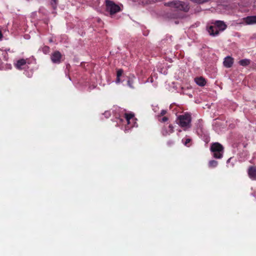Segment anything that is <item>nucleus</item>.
<instances>
[{"mask_svg": "<svg viewBox=\"0 0 256 256\" xmlns=\"http://www.w3.org/2000/svg\"><path fill=\"white\" fill-rule=\"evenodd\" d=\"M165 5L168 6L178 11L181 10L184 12H187L190 9L188 4L185 2L177 0L168 2L166 3Z\"/></svg>", "mask_w": 256, "mask_h": 256, "instance_id": "1", "label": "nucleus"}, {"mask_svg": "<svg viewBox=\"0 0 256 256\" xmlns=\"http://www.w3.org/2000/svg\"><path fill=\"white\" fill-rule=\"evenodd\" d=\"M166 113H167L166 110H162L160 111V114L158 115V118H160L161 116H164Z\"/></svg>", "mask_w": 256, "mask_h": 256, "instance_id": "20", "label": "nucleus"}, {"mask_svg": "<svg viewBox=\"0 0 256 256\" xmlns=\"http://www.w3.org/2000/svg\"><path fill=\"white\" fill-rule=\"evenodd\" d=\"M218 162L215 160H210L208 162V166L210 168H216L218 166Z\"/></svg>", "mask_w": 256, "mask_h": 256, "instance_id": "15", "label": "nucleus"}, {"mask_svg": "<svg viewBox=\"0 0 256 256\" xmlns=\"http://www.w3.org/2000/svg\"><path fill=\"white\" fill-rule=\"evenodd\" d=\"M182 142L185 146H188V144L191 142V139L186 138L184 140H182Z\"/></svg>", "mask_w": 256, "mask_h": 256, "instance_id": "21", "label": "nucleus"}, {"mask_svg": "<svg viewBox=\"0 0 256 256\" xmlns=\"http://www.w3.org/2000/svg\"><path fill=\"white\" fill-rule=\"evenodd\" d=\"M2 32L0 31V40L2 39Z\"/></svg>", "mask_w": 256, "mask_h": 256, "instance_id": "28", "label": "nucleus"}, {"mask_svg": "<svg viewBox=\"0 0 256 256\" xmlns=\"http://www.w3.org/2000/svg\"><path fill=\"white\" fill-rule=\"evenodd\" d=\"M207 30L208 34L212 36H216L219 34L220 32L216 28V26H214V24L212 26H210L207 27Z\"/></svg>", "mask_w": 256, "mask_h": 256, "instance_id": "10", "label": "nucleus"}, {"mask_svg": "<svg viewBox=\"0 0 256 256\" xmlns=\"http://www.w3.org/2000/svg\"><path fill=\"white\" fill-rule=\"evenodd\" d=\"M106 10L109 12L110 15H113L120 11V8L119 6L110 0H106Z\"/></svg>", "mask_w": 256, "mask_h": 256, "instance_id": "4", "label": "nucleus"}, {"mask_svg": "<svg viewBox=\"0 0 256 256\" xmlns=\"http://www.w3.org/2000/svg\"><path fill=\"white\" fill-rule=\"evenodd\" d=\"M216 28L218 30L219 32H222L226 29L227 26L225 23L222 20H216L212 23Z\"/></svg>", "mask_w": 256, "mask_h": 256, "instance_id": "8", "label": "nucleus"}, {"mask_svg": "<svg viewBox=\"0 0 256 256\" xmlns=\"http://www.w3.org/2000/svg\"><path fill=\"white\" fill-rule=\"evenodd\" d=\"M210 150L214 158L220 159L222 157L224 148L220 143H212L210 146Z\"/></svg>", "mask_w": 256, "mask_h": 256, "instance_id": "3", "label": "nucleus"}, {"mask_svg": "<svg viewBox=\"0 0 256 256\" xmlns=\"http://www.w3.org/2000/svg\"><path fill=\"white\" fill-rule=\"evenodd\" d=\"M174 126L172 124H170L168 126V132L172 134L174 132Z\"/></svg>", "mask_w": 256, "mask_h": 256, "instance_id": "26", "label": "nucleus"}, {"mask_svg": "<svg viewBox=\"0 0 256 256\" xmlns=\"http://www.w3.org/2000/svg\"><path fill=\"white\" fill-rule=\"evenodd\" d=\"M168 120V118L166 116H164L162 118H159L158 120L162 122H164Z\"/></svg>", "mask_w": 256, "mask_h": 256, "instance_id": "23", "label": "nucleus"}, {"mask_svg": "<svg viewBox=\"0 0 256 256\" xmlns=\"http://www.w3.org/2000/svg\"><path fill=\"white\" fill-rule=\"evenodd\" d=\"M124 118L127 122L128 124L130 127L134 126L136 123V118H134V114L133 113H125Z\"/></svg>", "mask_w": 256, "mask_h": 256, "instance_id": "5", "label": "nucleus"}, {"mask_svg": "<svg viewBox=\"0 0 256 256\" xmlns=\"http://www.w3.org/2000/svg\"><path fill=\"white\" fill-rule=\"evenodd\" d=\"M230 160H231V158H230L227 160V162H230Z\"/></svg>", "mask_w": 256, "mask_h": 256, "instance_id": "29", "label": "nucleus"}, {"mask_svg": "<svg viewBox=\"0 0 256 256\" xmlns=\"http://www.w3.org/2000/svg\"><path fill=\"white\" fill-rule=\"evenodd\" d=\"M62 54L59 51L54 52L51 55L50 59L54 64H58L61 62Z\"/></svg>", "mask_w": 256, "mask_h": 256, "instance_id": "6", "label": "nucleus"}, {"mask_svg": "<svg viewBox=\"0 0 256 256\" xmlns=\"http://www.w3.org/2000/svg\"><path fill=\"white\" fill-rule=\"evenodd\" d=\"M190 0L194 2L200 4L206 2H208L210 0Z\"/></svg>", "mask_w": 256, "mask_h": 256, "instance_id": "19", "label": "nucleus"}, {"mask_svg": "<svg viewBox=\"0 0 256 256\" xmlns=\"http://www.w3.org/2000/svg\"><path fill=\"white\" fill-rule=\"evenodd\" d=\"M127 84H128V86L130 88H134V86H132V80H128Z\"/></svg>", "mask_w": 256, "mask_h": 256, "instance_id": "25", "label": "nucleus"}, {"mask_svg": "<svg viewBox=\"0 0 256 256\" xmlns=\"http://www.w3.org/2000/svg\"><path fill=\"white\" fill-rule=\"evenodd\" d=\"M26 65V60L24 58H21L14 64V67L18 70H22L25 68Z\"/></svg>", "mask_w": 256, "mask_h": 256, "instance_id": "7", "label": "nucleus"}, {"mask_svg": "<svg viewBox=\"0 0 256 256\" xmlns=\"http://www.w3.org/2000/svg\"><path fill=\"white\" fill-rule=\"evenodd\" d=\"M42 50L45 54H47L50 52V48L48 46H44L42 48Z\"/></svg>", "mask_w": 256, "mask_h": 256, "instance_id": "18", "label": "nucleus"}, {"mask_svg": "<svg viewBox=\"0 0 256 256\" xmlns=\"http://www.w3.org/2000/svg\"><path fill=\"white\" fill-rule=\"evenodd\" d=\"M104 116L106 118H108L110 117L111 114L110 111H106L104 112Z\"/></svg>", "mask_w": 256, "mask_h": 256, "instance_id": "24", "label": "nucleus"}, {"mask_svg": "<svg viewBox=\"0 0 256 256\" xmlns=\"http://www.w3.org/2000/svg\"><path fill=\"white\" fill-rule=\"evenodd\" d=\"M120 77H117L116 76V83L118 84V83L120 82Z\"/></svg>", "mask_w": 256, "mask_h": 256, "instance_id": "27", "label": "nucleus"}, {"mask_svg": "<svg viewBox=\"0 0 256 256\" xmlns=\"http://www.w3.org/2000/svg\"><path fill=\"white\" fill-rule=\"evenodd\" d=\"M122 74H123V70L122 69H119L117 71L116 76L117 77H120Z\"/></svg>", "mask_w": 256, "mask_h": 256, "instance_id": "22", "label": "nucleus"}, {"mask_svg": "<svg viewBox=\"0 0 256 256\" xmlns=\"http://www.w3.org/2000/svg\"><path fill=\"white\" fill-rule=\"evenodd\" d=\"M178 124L182 128H188L191 126L192 117L188 113L180 115L178 117Z\"/></svg>", "mask_w": 256, "mask_h": 256, "instance_id": "2", "label": "nucleus"}, {"mask_svg": "<svg viewBox=\"0 0 256 256\" xmlns=\"http://www.w3.org/2000/svg\"><path fill=\"white\" fill-rule=\"evenodd\" d=\"M58 2V0H52L51 5L54 10L56 9V8Z\"/></svg>", "mask_w": 256, "mask_h": 256, "instance_id": "17", "label": "nucleus"}, {"mask_svg": "<svg viewBox=\"0 0 256 256\" xmlns=\"http://www.w3.org/2000/svg\"><path fill=\"white\" fill-rule=\"evenodd\" d=\"M195 82L198 85L201 86H204L206 84V81L202 77L196 78Z\"/></svg>", "mask_w": 256, "mask_h": 256, "instance_id": "13", "label": "nucleus"}, {"mask_svg": "<svg viewBox=\"0 0 256 256\" xmlns=\"http://www.w3.org/2000/svg\"><path fill=\"white\" fill-rule=\"evenodd\" d=\"M245 22L248 24H256V16H247L245 18Z\"/></svg>", "mask_w": 256, "mask_h": 256, "instance_id": "12", "label": "nucleus"}, {"mask_svg": "<svg viewBox=\"0 0 256 256\" xmlns=\"http://www.w3.org/2000/svg\"><path fill=\"white\" fill-rule=\"evenodd\" d=\"M49 41H50V42H52V39H50Z\"/></svg>", "mask_w": 256, "mask_h": 256, "instance_id": "30", "label": "nucleus"}, {"mask_svg": "<svg viewBox=\"0 0 256 256\" xmlns=\"http://www.w3.org/2000/svg\"><path fill=\"white\" fill-rule=\"evenodd\" d=\"M249 178L253 180H256V166H250L248 170Z\"/></svg>", "mask_w": 256, "mask_h": 256, "instance_id": "9", "label": "nucleus"}, {"mask_svg": "<svg viewBox=\"0 0 256 256\" xmlns=\"http://www.w3.org/2000/svg\"><path fill=\"white\" fill-rule=\"evenodd\" d=\"M223 64L226 68H230L234 64V58L231 56H228L224 58Z\"/></svg>", "mask_w": 256, "mask_h": 256, "instance_id": "11", "label": "nucleus"}, {"mask_svg": "<svg viewBox=\"0 0 256 256\" xmlns=\"http://www.w3.org/2000/svg\"><path fill=\"white\" fill-rule=\"evenodd\" d=\"M162 133L164 136H166L168 134H170V133L167 130L166 127H164L162 130Z\"/></svg>", "mask_w": 256, "mask_h": 256, "instance_id": "16", "label": "nucleus"}, {"mask_svg": "<svg viewBox=\"0 0 256 256\" xmlns=\"http://www.w3.org/2000/svg\"><path fill=\"white\" fill-rule=\"evenodd\" d=\"M250 60L248 59H243L240 60L239 62L240 64L244 66H248V64H250Z\"/></svg>", "mask_w": 256, "mask_h": 256, "instance_id": "14", "label": "nucleus"}]
</instances>
